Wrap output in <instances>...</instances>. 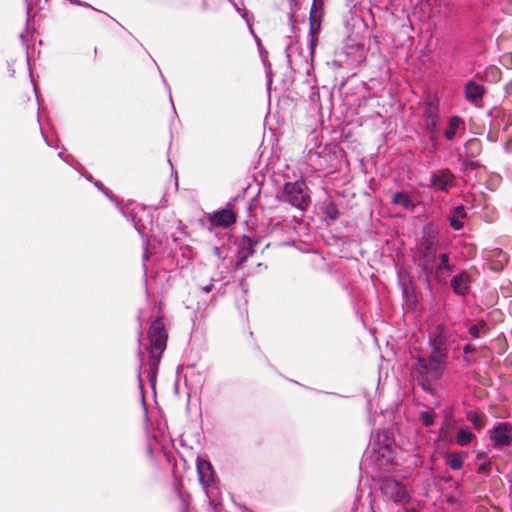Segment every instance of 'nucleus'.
Masks as SVG:
<instances>
[{"label": "nucleus", "instance_id": "nucleus-1", "mask_svg": "<svg viewBox=\"0 0 512 512\" xmlns=\"http://www.w3.org/2000/svg\"><path fill=\"white\" fill-rule=\"evenodd\" d=\"M447 362L448 358L433 353L427 357L417 358L415 372L417 381L423 390L430 391L431 383L442 377Z\"/></svg>", "mask_w": 512, "mask_h": 512}, {"label": "nucleus", "instance_id": "nucleus-2", "mask_svg": "<svg viewBox=\"0 0 512 512\" xmlns=\"http://www.w3.org/2000/svg\"><path fill=\"white\" fill-rule=\"evenodd\" d=\"M280 199L302 211L306 210L311 203L308 188L304 180L286 182L283 186Z\"/></svg>", "mask_w": 512, "mask_h": 512}, {"label": "nucleus", "instance_id": "nucleus-3", "mask_svg": "<svg viewBox=\"0 0 512 512\" xmlns=\"http://www.w3.org/2000/svg\"><path fill=\"white\" fill-rule=\"evenodd\" d=\"M148 337L150 340V358L153 359L154 365L153 369L156 370L158 363L160 361L161 355L166 349L167 343V333L165 330V326L161 318H156L148 331Z\"/></svg>", "mask_w": 512, "mask_h": 512}, {"label": "nucleus", "instance_id": "nucleus-4", "mask_svg": "<svg viewBox=\"0 0 512 512\" xmlns=\"http://www.w3.org/2000/svg\"><path fill=\"white\" fill-rule=\"evenodd\" d=\"M452 341L453 335L444 325L438 324L429 330L430 353L448 358V350Z\"/></svg>", "mask_w": 512, "mask_h": 512}, {"label": "nucleus", "instance_id": "nucleus-5", "mask_svg": "<svg viewBox=\"0 0 512 512\" xmlns=\"http://www.w3.org/2000/svg\"><path fill=\"white\" fill-rule=\"evenodd\" d=\"M382 494L397 505H406L411 496L404 484L392 477H384L380 482Z\"/></svg>", "mask_w": 512, "mask_h": 512}, {"label": "nucleus", "instance_id": "nucleus-6", "mask_svg": "<svg viewBox=\"0 0 512 512\" xmlns=\"http://www.w3.org/2000/svg\"><path fill=\"white\" fill-rule=\"evenodd\" d=\"M489 437L496 449H503L512 445V424L500 422L489 430Z\"/></svg>", "mask_w": 512, "mask_h": 512}, {"label": "nucleus", "instance_id": "nucleus-7", "mask_svg": "<svg viewBox=\"0 0 512 512\" xmlns=\"http://www.w3.org/2000/svg\"><path fill=\"white\" fill-rule=\"evenodd\" d=\"M421 260L422 268L426 276L432 272L433 264L436 260V247L433 237H424L421 242Z\"/></svg>", "mask_w": 512, "mask_h": 512}, {"label": "nucleus", "instance_id": "nucleus-8", "mask_svg": "<svg viewBox=\"0 0 512 512\" xmlns=\"http://www.w3.org/2000/svg\"><path fill=\"white\" fill-rule=\"evenodd\" d=\"M423 119L425 122L426 129L430 133V139L434 141L436 138V128L439 119V108L435 102H425L423 110Z\"/></svg>", "mask_w": 512, "mask_h": 512}, {"label": "nucleus", "instance_id": "nucleus-9", "mask_svg": "<svg viewBox=\"0 0 512 512\" xmlns=\"http://www.w3.org/2000/svg\"><path fill=\"white\" fill-rule=\"evenodd\" d=\"M430 183L436 189L441 191H448L454 186V175L449 169H441L431 174Z\"/></svg>", "mask_w": 512, "mask_h": 512}, {"label": "nucleus", "instance_id": "nucleus-10", "mask_svg": "<svg viewBox=\"0 0 512 512\" xmlns=\"http://www.w3.org/2000/svg\"><path fill=\"white\" fill-rule=\"evenodd\" d=\"M210 220L216 226L229 227L236 222L237 216L231 209H222L214 212Z\"/></svg>", "mask_w": 512, "mask_h": 512}, {"label": "nucleus", "instance_id": "nucleus-11", "mask_svg": "<svg viewBox=\"0 0 512 512\" xmlns=\"http://www.w3.org/2000/svg\"><path fill=\"white\" fill-rule=\"evenodd\" d=\"M484 94L485 88L474 81H469L465 85V98L471 103L476 104L483 98Z\"/></svg>", "mask_w": 512, "mask_h": 512}, {"label": "nucleus", "instance_id": "nucleus-12", "mask_svg": "<svg viewBox=\"0 0 512 512\" xmlns=\"http://www.w3.org/2000/svg\"><path fill=\"white\" fill-rule=\"evenodd\" d=\"M469 275L466 272H462L455 275L451 279V286L455 293L459 295H465L469 291Z\"/></svg>", "mask_w": 512, "mask_h": 512}, {"label": "nucleus", "instance_id": "nucleus-13", "mask_svg": "<svg viewBox=\"0 0 512 512\" xmlns=\"http://www.w3.org/2000/svg\"><path fill=\"white\" fill-rule=\"evenodd\" d=\"M199 480L203 486H210L213 482V469L209 462L200 461L197 464Z\"/></svg>", "mask_w": 512, "mask_h": 512}, {"label": "nucleus", "instance_id": "nucleus-14", "mask_svg": "<svg viewBox=\"0 0 512 512\" xmlns=\"http://www.w3.org/2000/svg\"><path fill=\"white\" fill-rule=\"evenodd\" d=\"M256 240L249 237H243L239 244V257L240 262L246 261L255 252Z\"/></svg>", "mask_w": 512, "mask_h": 512}, {"label": "nucleus", "instance_id": "nucleus-15", "mask_svg": "<svg viewBox=\"0 0 512 512\" xmlns=\"http://www.w3.org/2000/svg\"><path fill=\"white\" fill-rule=\"evenodd\" d=\"M321 15H322V3L320 4L319 8H316L315 5L311 6L310 10V32L311 34H316L320 30L321 26Z\"/></svg>", "mask_w": 512, "mask_h": 512}, {"label": "nucleus", "instance_id": "nucleus-16", "mask_svg": "<svg viewBox=\"0 0 512 512\" xmlns=\"http://www.w3.org/2000/svg\"><path fill=\"white\" fill-rule=\"evenodd\" d=\"M466 457V452H451L447 455V465L453 470H460Z\"/></svg>", "mask_w": 512, "mask_h": 512}, {"label": "nucleus", "instance_id": "nucleus-17", "mask_svg": "<svg viewBox=\"0 0 512 512\" xmlns=\"http://www.w3.org/2000/svg\"><path fill=\"white\" fill-rule=\"evenodd\" d=\"M464 148H465L467 157L475 158V157L479 156L482 152V143L479 139L472 138V139H469L465 143Z\"/></svg>", "mask_w": 512, "mask_h": 512}, {"label": "nucleus", "instance_id": "nucleus-18", "mask_svg": "<svg viewBox=\"0 0 512 512\" xmlns=\"http://www.w3.org/2000/svg\"><path fill=\"white\" fill-rule=\"evenodd\" d=\"M391 202L392 204L402 206L405 209L414 208V204L412 203L409 194L405 191L393 194Z\"/></svg>", "mask_w": 512, "mask_h": 512}, {"label": "nucleus", "instance_id": "nucleus-19", "mask_svg": "<svg viewBox=\"0 0 512 512\" xmlns=\"http://www.w3.org/2000/svg\"><path fill=\"white\" fill-rule=\"evenodd\" d=\"M467 419L473 424L474 428L477 430L483 429L487 422L486 415L480 411H469L467 413Z\"/></svg>", "mask_w": 512, "mask_h": 512}, {"label": "nucleus", "instance_id": "nucleus-20", "mask_svg": "<svg viewBox=\"0 0 512 512\" xmlns=\"http://www.w3.org/2000/svg\"><path fill=\"white\" fill-rule=\"evenodd\" d=\"M461 125H464V121L459 116L451 117L449 119L448 127L445 130V137L448 140H453Z\"/></svg>", "mask_w": 512, "mask_h": 512}, {"label": "nucleus", "instance_id": "nucleus-21", "mask_svg": "<svg viewBox=\"0 0 512 512\" xmlns=\"http://www.w3.org/2000/svg\"><path fill=\"white\" fill-rule=\"evenodd\" d=\"M466 217L464 206H457L454 208V215L450 218V225L455 230H460L463 227V222L460 219Z\"/></svg>", "mask_w": 512, "mask_h": 512}, {"label": "nucleus", "instance_id": "nucleus-22", "mask_svg": "<svg viewBox=\"0 0 512 512\" xmlns=\"http://www.w3.org/2000/svg\"><path fill=\"white\" fill-rule=\"evenodd\" d=\"M377 442L379 445H381L380 449L383 448L388 451H391L392 447L395 444L394 438L388 431H383L382 433H379L377 435Z\"/></svg>", "mask_w": 512, "mask_h": 512}, {"label": "nucleus", "instance_id": "nucleus-23", "mask_svg": "<svg viewBox=\"0 0 512 512\" xmlns=\"http://www.w3.org/2000/svg\"><path fill=\"white\" fill-rule=\"evenodd\" d=\"M474 434L468 428H461L457 432L456 442L460 446H467L473 439Z\"/></svg>", "mask_w": 512, "mask_h": 512}, {"label": "nucleus", "instance_id": "nucleus-24", "mask_svg": "<svg viewBox=\"0 0 512 512\" xmlns=\"http://www.w3.org/2000/svg\"><path fill=\"white\" fill-rule=\"evenodd\" d=\"M486 327H487V324L485 321H483V320L478 321L475 325H472L469 328V333L474 338H479L481 336V333L486 329Z\"/></svg>", "mask_w": 512, "mask_h": 512}, {"label": "nucleus", "instance_id": "nucleus-25", "mask_svg": "<svg viewBox=\"0 0 512 512\" xmlns=\"http://www.w3.org/2000/svg\"><path fill=\"white\" fill-rule=\"evenodd\" d=\"M440 263L437 266V270H447L452 271L453 266L449 265V255L447 253H443L439 256Z\"/></svg>", "mask_w": 512, "mask_h": 512}, {"label": "nucleus", "instance_id": "nucleus-26", "mask_svg": "<svg viewBox=\"0 0 512 512\" xmlns=\"http://www.w3.org/2000/svg\"><path fill=\"white\" fill-rule=\"evenodd\" d=\"M462 165L465 170H475V169H478L481 167V164L479 161H474V160H472V158H469V157L465 158L462 161Z\"/></svg>", "mask_w": 512, "mask_h": 512}, {"label": "nucleus", "instance_id": "nucleus-27", "mask_svg": "<svg viewBox=\"0 0 512 512\" xmlns=\"http://www.w3.org/2000/svg\"><path fill=\"white\" fill-rule=\"evenodd\" d=\"M420 419H421L423 425L429 427L434 424L435 417H434V414H432L428 411H424L421 413Z\"/></svg>", "mask_w": 512, "mask_h": 512}, {"label": "nucleus", "instance_id": "nucleus-28", "mask_svg": "<svg viewBox=\"0 0 512 512\" xmlns=\"http://www.w3.org/2000/svg\"><path fill=\"white\" fill-rule=\"evenodd\" d=\"M487 74H490L494 81H499L501 78V71L495 66H490L487 69Z\"/></svg>", "mask_w": 512, "mask_h": 512}, {"label": "nucleus", "instance_id": "nucleus-29", "mask_svg": "<svg viewBox=\"0 0 512 512\" xmlns=\"http://www.w3.org/2000/svg\"><path fill=\"white\" fill-rule=\"evenodd\" d=\"M490 469H491V463L489 461L481 464L479 467H478V470L477 472L479 474H488L490 472Z\"/></svg>", "mask_w": 512, "mask_h": 512}, {"label": "nucleus", "instance_id": "nucleus-30", "mask_svg": "<svg viewBox=\"0 0 512 512\" xmlns=\"http://www.w3.org/2000/svg\"><path fill=\"white\" fill-rule=\"evenodd\" d=\"M328 215L331 219H337L338 218V210L335 206L329 207Z\"/></svg>", "mask_w": 512, "mask_h": 512}, {"label": "nucleus", "instance_id": "nucleus-31", "mask_svg": "<svg viewBox=\"0 0 512 512\" xmlns=\"http://www.w3.org/2000/svg\"><path fill=\"white\" fill-rule=\"evenodd\" d=\"M505 125L504 130H507L509 126L512 125V113L504 115Z\"/></svg>", "mask_w": 512, "mask_h": 512}, {"label": "nucleus", "instance_id": "nucleus-32", "mask_svg": "<svg viewBox=\"0 0 512 512\" xmlns=\"http://www.w3.org/2000/svg\"><path fill=\"white\" fill-rule=\"evenodd\" d=\"M475 351H476V348L473 345H471V344H466L463 347V352L465 354L472 353V352H475Z\"/></svg>", "mask_w": 512, "mask_h": 512}, {"label": "nucleus", "instance_id": "nucleus-33", "mask_svg": "<svg viewBox=\"0 0 512 512\" xmlns=\"http://www.w3.org/2000/svg\"><path fill=\"white\" fill-rule=\"evenodd\" d=\"M505 92L506 94L508 95H511L512 94V80L509 81L506 85H505Z\"/></svg>", "mask_w": 512, "mask_h": 512}, {"label": "nucleus", "instance_id": "nucleus-34", "mask_svg": "<svg viewBox=\"0 0 512 512\" xmlns=\"http://www.w3.org/2000/svg\"><path fill=\"white\" fill-rule=\"evenodd\" d=\"M486 457H487V455L484 452H479L477 454V459H485Z\"/></svg>", "mask_w": 512, "mask_h": 512}, {"label": "nucleus", "instance_id": "nucleus-35", "mask_svg": "<svg viewBox=\"0 0 512 512\" xmlns=\"http://www.w3.org/2000/svg\"><path fill=\"white\" fill-rule=\"evenodd\" d=\"M321 3L323 4V0H313V4L312 5H315L316 8H319Z\"/></svg>", "mask_w": 512, "mask_h": 512}, {"label": "nucleus", "instance_id": "nucleus-36", "mask_svg": "<svg viewBox=\"0 0 512 512\" xmlns=\"http://www.w3.org/2000/svg\"><path fill=\"white\" fill-rule=\"evenodd\" d=\"M214 254H215L216 256H218V258H221V257H222V256H221V253H220V248H218V247H215V248H214Z\"/></svg>", "mask_w": 512, "mask_h": 512}, {"label": "nucleus", "instance_id": "nucleus-37", "mask_svg": "<svg viewBox=\"0 0 512 512\" xmlns=\"http://www.w3.org/2000/svg\"><path fill=\"white\" fill-rule=\"evenodd\" d=\"M476 512H487V509L485 507H478Z\"/></svg>", "mask_w": 512, "mask_h": 512}, {"label": "nucleus", "instance_id": "nucleus-38", "mask_svg": "<svg viewBox=\"0 0 512 512\" xmlns=\"http://www.w3.org/2000/svg\"><path fill=\"white\" fill-rule=\"evenodd\" d=\"M404 512H418L415 508H407Z\"/></svg>", "mask_w": 512, "mask_h": 512}, {"label": "nucleus", "instance_id": "nucleus-39", "mask_svg": "<svg viewBox=\"0 0 512 512\" xmlns=\"http://www.w3.org/2000/svg\"><path fill=\"white\" fill-rule=\"evenodd\" d=\"M447 501H448L449 503H454L455 499H454L453 497H449V498L447 499Z\"/></svg>", "mask_w": 512, "mask_h": 512}]
</instances>
